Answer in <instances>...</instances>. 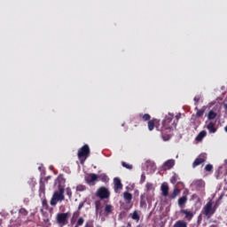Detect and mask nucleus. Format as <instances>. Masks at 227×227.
I'll use <instances>...</instances> for the list:
<instances>
[{
  "instance_id": "1",
  "label": "nucleus",
  "mask_w": 227,
  "mask_h": 227,
  "mask_svg": "<svg viewBox=\"0 0 227 227\" xmlns=\"http://www.w3.org/2000/svg\"><path fill=\"white\" fill-rule=\"evenodd\" d=\"M175 114H168L165 116L162 121V128L160 129V136L163 137L164 141H168L169 139V135L167 136V138L164 137V130H173V129H176V121H175Z\"/></svg>"
},
{
  "instance_id": "2",
  "label": "nucleus",
  "mask_w": 227,
  "mask_h": 227,
  "mask_svg": "<svg viewBox=\"0 0 227 227\" xmlns=\"http://www.w3.org/2000/svg\"><path fill=\"white\" fill-rule=\"evenodd\" d=\"M63 200H65V190L63 188H59L58 192L53 193L50 205H51V207H56L58 205V201Z\"/></svg>"
},
{
  "instance_id": "3",
  "label": "nucleus",
  "mask_w": 227,
  "mask_h": 227,
  "mask_svg": "<svg viewBox=\"0 0 227 227\" xmlns=\"http://www.w3.org/2000/svg\"><path fill=\"white\" fill-rule=\"evenodd\" d=\"M88 157H90V146L88 145H84L78 150V159L80 160L81 164H84Z\"/></svg>"
},
{
  "instance_id": "4",
  "label": "nucleus",
  "mask_w": 227,
  "mask_h": 227,
  "mask_svg": "<svg viewBox=\"0 0 227 227\" xmlns=\"http://www.w3.org/2000/svg\"><path fill=\"white\" fill-rule=\"evenodd\" d=\"M96 196L99 198V200H109L111 197V192L105 186H101L98 189L96 192Z\"/></svg>"
},
{
  "instance_id": "5",
  "label": "nucleus",
  "mask_w": 227,
  "mask_h": 227,
  "mask_svg": "<svg viewBox=\"0 0 227 227\" xmlns=\"http://www.w3.org/2000/svg\"><path fill=\"white\" fill-rule=\"evenodd\" d=\"M217 210V203L213 207L212 200H209L203 207L204 215H214Z\"/></svg>"
},
{
  "instance_id": "6",
  "label": "nucleus",
  "mask_w": 227,
  "mask_h": 227,
  "mask_svg": "<svg viewBox=\"0 0 227 227\" xmlns=\"http://www.w3.org/2000/svg\"><path fill=\"white\" fill-rule=\"evenodd\" d=\"M68 215H70L69 213L57 214L56 219H57L58 224H59V226L61 227L67 226V224H68Z\"/></svg>"
},
{
  "instance_id": "7",
  "label": "nucleus",
  "mask_w": 227,
  "mask_h": 227,
  "mask_svg": "<svg viewBox=\"0 0 227 227\" xmlns=\"http://www.w3.org/2000/svg\"><path fill=\"white\" fill-rule=\"evenodd\" d=\"M98 180V175L90 173L85 176V182L88 185H95V182Z\"/></svg>"
},
{
  "instance_id": "8",
  "label": "nucleus",
  "mask_w": 227,
  "mask_h": 227,
  "mask_svg": "<svg viewBox=\"0 0 227 227\" xmlns=\"http://www.w3.org/2000/svg\"><path fill=\"white\" fill-rule=\"evenodd\" d=\"M160 121L157 120V119H153L148 121L147 122V126H148V130H150L152 132V130H153V129L156 128L157 130L159 129V123Z\"/></svg>"
},
{
  "instance_id": "9",
  "label": "nucleus",
  "mask_w": 227,
  "mask_h": 227,
  "mask_svg": "<svg viewBox=\"0 0 227 227\" xmlns=\"http://www.w3.org/2000/svg\"><path fill=\"white\" fill-rule=\"evenodd\" d=\"M215 123H216L215 121H206L207 129L209 134H215L217 132V129L215 128Z\"/></svg>"
},
{
  "instance_id": "10",
  "label": "nucleus",
  "mask_w": 227,
  "mask_h": 227,
  "mask_svg": "<svg viewBox=\"0 0 227 227\" xmlns=\"http://www.w3.org/2000/svg\"><path fill=\"white\" fill-rule=\"evenodd\" d=\"M207 160V156L205 154H200L198 158L195 159V160L192 163V168H198V166H200V164H203Z\"/></svg>"
},
{
  "instance_id": "11",
  "label": "nucleus",
  "mask_w": 227,
  "mask_h": 227,
  "mask_svg": "<svg viewBox=\"0 0 227 227\" xmlns=\"http://www.w3.org/2000/svg\"><path fill=\"white\" fill-rule=\"evenodd\" d=\"M160 191L164 198H168L169 196V185H168V183H163L161 184Z\"/></svg>"
},
{
  "instance_id": "12",
  "label": "nucleus",
  "mask_w": 227,
  "mask_h": 227,
  "mask_svg": "<svg viewBox=\"0 0 227 227\" xmlns=\"http://www.w3.org/2000/svg\"><path fill=\"white\" fill-rule=\"evenodd\" d=\"M114 189L115 192L123 189V184H121V180L118 177L114 178Z\"/></svg>"
},
{
  "instance_id": "13",
  "label": "nucleus",
  "mask_w": 227,
  "mask_h": 227,
  "mask_svg": "<svg viewBox=\"0 0 227 227\" xmlns=\"http://www.w3.org/2000/svg\"><path fill=\"white\" fill-rule=\"evenodd\" d=\"M181 214H184L185 219H187V221H192V217H194V213L187 209H182Z\"/></svg>"
},
{
  "instance_id": "14",
  "label": "nucleus",
  "mask_w": 227,
  "mask_h": 227,
  "mask_svg": "<svg viewBox=\"0 0 227 227\" xmlns=\"http://www.w3.org/2000/svg\"><path fill=\"white\" fill-rule=\"evenodd\" d=\"M123 198H124V201L127 203V205H130V203H132V193H130L129 192H124Z\"/></svg>"
},
{
  "instance_id": "15",
  "label": "nucleus",
  "mask_w": 227,
  "mask_h": 227,
  "mask_svg": "<svg viewBox=\"0 0 227 227\" xmlns=\"http://www.w3.org/2000/svg\"><path fill=\"white\" fill-rule=\"evenodd\" d=\"M175 166V160H168L164 162L163 169H171Z\"/></svg>"
},
{
  "instance_id": "16",
  "label": "nucleus",
  "mask_w": 227,
  "mask_h": 227,
  "mask_svg": "<svg viewBox=\"0 0 227 227\" xmlns=\"http://www.w3.org/2000/svg\"><path fill=\"white\" fill-rule=\"evenodd\" d=\"M178 203V207H180V208H184L185 207V203H187V196H182L178 199L177 200Z\"/></svg>"
},
{
  "instance_id": "17",
  "label": "nucleus",
  "mask_w": 227,
  "mask_h": 227,
  "mask_svg": "<svg viewBox=\"0 0 227 227\" xmlns=\"http://www.w3.org/2000/svg\"><path fill=\"white\" fill-rule=\"evenodd\" d=\"M180 194V189L178 188H175L172 194H170L168 196L169 200H175V198H176V196H178Z\"/></svg>"
},
{
  "instance_id": "18",
  "label": "nucleus",
  "mask_w": 227,
  "mask_h": 227,
  "mask_svg": "<svg viewBox=\"0 0 227 227\" xmlns=\"http://www.w3.org/2000/svg\"><path fill=\"white\" fill-rule=\"evenodd\" d=\"M99 178V180L101 182H104L105 184H107L109 182V176H107L106 174H100L99 176H98V179Z\"/></svg>"
},
{
  "instance_id": "19",
  "label": "nucleus",
  "mask_w": 227,
  "mask_h": 227,
  "mask_svg": "<svg viewBox=\"0 0 227 227\" xmlns=\"http://www.w3.org/2000/svg\"><path fill=\"white\" fill-rule=\"evenodd\" d=\"M203 137H207V132L205 130L200 131L195 139L196 141H203Z\"/></svg>"
},
{
  "instance_id": "20",
  "label": "nucleus",
  "mask_w": 227,
  "mask_h": 227,
  "mask_svg": "<svg viewBox=\"0 0 227 227\" xmlns=\"http://www.w3.org/2000/svg\"><path fill=\"white\" fill-rule=\"evenodd\" d=\"M39 196L43 198H45V184H41L39 186Z\"/></svg>"
},
{
  "instance_id": "21",
  "label": "nucleus",
  "mask_w": 227,
  "mask_h": 227,
  "mask_svg": "<svg viewBox=\"0 0 227 227\" xmlns=\"http://www.w3.org/2000/svg\"><path fill=\"white\" fill-rule=\"evenodd\" d=\"M174 227H187V222L184 220L176 221L174 224Z\"/></svg>"
},
{
  "instance_id": "22",
  "label": "nucleus",
  "mask_w": 227,
  "mask_h": 227,
  "mask_svg": "<svg viewBox=\"0 0 227 227\" xmlns=\"http://www.w3.org/2000/svg\"><path fill=\"white\" fill-rule=\"evenodd\" d=\"M140 207L146 208V196L145 194L140 196Z\"/></svg>"
},
{
  "instance_id": "23",
  "label": "nucleus",
  "mask_w": 227,
  "mask_h": 227,
  "mask_svg": "<svg viewBox=\"0 0 227 227\" xmlns=\"http://www.w3.org/2000/svg\"><path fill=\"white\" fill-rule=\"evenodd\" d=\"M217 118V113L210 110L207 114V120H215Z\"/></svg>"
},
{
  "instance_id": "24",
  "label": "nucleus",
  "mask_w": 227,
  "mask_h": 227,
  "mask_svg": "<svg viewBox=\"0 0 227 227\" xmlns=\"http://www.w3.org/2000/svg\"><path fill=\"white\" fill-rule=\"evenodd\" d=\"M139 118H141L143 121H150L152 116L149 114H140Z\"/></svg>"
},
{
  "instance_id": "25",
  "label": "nucleus",
  "mask_w": 227,
  "mask_h": 227,
  "mask_svg": "<svg viewBox=\"0 0 227 227\" xmlns=\"http://www.w3.org/2000/svg\"><path fill=\"white\" fill-rule=\"evenodd\" d=\"M178 180H180V177L178 176V175H176V173H175L170 178V182L173 184V185L178 184Z\"/></svg>"
},
{
  "instance_id": "26",
  "label": "nucleus",
  "mask_w": 227,
  "mask_h": 227,
  "mask_svg": "<svg viewBox=\"0 0 227 227\" xmlns=\"http://www.w3.org/2000/svg\"><path fill=\"white\" fill-rule=\"evenodd\" d=\"M195 109H197V113H196V117L197 118H201V116H203V114H205V111H206L205 107H203L200 110H198V107H196Z\"/></svg>"
},
{
  "instance_id": "27",
  "label": "nucleus",
  "mask_w": 227,
  "mask_h": 227,
  "mask_svg": "<svg viewBox=\"0 0 227 227\" xmlns=\"http://www.w3.org/2000/svg\"><path fill=\"white\" fill-rule=\"evenodd\" d=\"M86 189H87V187L84 184H78L76 186V192H84V191H86Z\"/></svg>"
},
{
  "instance_id": "28",
  "label": "nucleus",
  "mask_w": 227,
  "mask_h": 227,
  "mask_svg": "<svg viewBox=\"0 0 227 227\" xmlns=\"http://www.w3.org/2000/svg\"><path fill=\"white\" fill-rule=\"evenodd\" d=\"M105 212H106V214H112L113 213V205L106 204L105 206Z\"/></svg>"
},
{
  "instance_id": "29",
  "label": "nucleus",
  "mask_w": 227,
  "mask_h": 227,
  "mask_svg": "<svg viewBox=\"0 0 227 227\" xmlns=\"http://www.w3.org/2000/svg\"><path fill=\"white\" fill-rule=\"evenodd\" d=\"M82 224H84V218L83 217H79L74 227H79V226H82Z\"/></svg>"
},
{
  "instance_id": "30",
  "label": "nucleus",
  "mask_w": 227,
  "mask_h": 227,
  "mask_svg": "<svg viewBox=\"0 0 227 227\" xmlns=\"http://www.w3.org/2000/svg\"><path fill=\"white\" fill-rule=\"evenodd\" d=\"M139 214L137 213V211H134L132 215H131V219H133V221H139Z\"/></svg>"
},
{
  "instance_id": "31",
  "label": "nucleus",
  "mask_w": 227,
  "mask_h": 227,
  "mask_svg": "<svg viewBox=\"0 0 227 227\" xmlns=\"http://www.w3.org/2000/svg\"><path fill=\"white\" fill-rule=\"evenodd\" d=\"M121 166H122V168H126V169H132V168H133L132 165H130V164H129V163H127L125 161L121 162Z\"/></svg>"
},
{
  "instance_id": "32",
  "label": "nucleus",
  "mask_w": 227,
  "mask_h": 227,
  "mask_svg": "<svg viewBox=\"0 0 227 227\" xmlns=\"http://www.w3.org/2000/svg\"><path fill=\"white\" fill-rule=\"evenodd\" d=\"M212 169H214V166L212 164L206 165L205 171L210 172Z\"/></svg>"
},
{
  "instance_id": "33",
  "label": "nucleus",
  "mask_w": 227,
  "mask_h": 227,
  "mask_svg": "<svg viewBox=\"0 0 227 227\" xmlns=\"http://www.w3.org/2000/svg\"><path fill=\"white\" fill-rule=\"evenodd\" d=\"M20 214H21V215H27V214H29V212H27V210L24 207H21L20 209Z\"/></svg>"
},
{
  "instance_id": "34",
  "label": "nucleus",
  "mask_w": 227,
  "mask_h": 227,
  "mask_svg": "<svg viewBox=\"0 0 227 227\" xmlns=\"http://www.w3.org/2000/svg\"><path fill=\"white\" fill-rule=\"evenodd\" d=\"M66 194L68 196V198H72V189H70V187L66 189Z\"/></svg>"
},
{
  "instance_id": "35",
  "label": "nucleus",
  "mask_w": 227,
  "mask_h": 227,
  "mask_svg": "<svg viewBox=\"0 0 227 227\" xmlns=\"http://www.w3.org/2000/svg\"><path fill=\"white\" fill-rule=\"evenodd\" d=\"M42 205L43 208H49V204L47 203V199L42 200Z\"/></svg>"
},
{
  "instance_id": "36",
  "label": "nucleus",
  "mask_w": 227,
  "mask_h": 227,
  "mask_svg": "<svg viewBox=\"0 0 227 227\" xmlns=\"http://www.w3.org/2000/svg\"><path fill=\"white\" fill-rule=\"evenodd\" d=\"M79 215H81V212L80 211H75L73 213V219H79Z\"/></svg>"
},
{
  "instance_id": "37",
  "label": "nucleus",
  "mask_w": 227,
  "mask_h": 227,
  "mask_svg": "<svg viewBox=\"0 0 227 227\" xmlns=\"http://www.w3.org/2000/svg\"><path fill=\"white\" fill-rule=\"evenodd\" d=\"M182 118V114H178L175 116L174 121L176 122V125H178V120Z\"/></svg>"
},
{
  "instance_id": "38",
  "label": "nucleus",
  "mask_w": 227,
  "mask_h": 227,
  "mask_svg": "<svg viewBox=\"0 0 227 227\" xmlns=\"http://www.w3.org/2000/svg\"><path fill=\"white\" fill-rule=\"evenodd\" d=\"M145 187H146V191H152V189H153V184L151 183H147L145 184Z\"/></svg>"
},
{
  "instance_id": "39",
  "label": "nucleus",
  "mask_w": 227,
  "mask_h": 227,
  "mask_svg": "<svg viewBox=\"0 0 227 227\" xmlns=\"http://www.w3.org/2000/svg\"><path fill=\"white\" fill-rule=\"evenodd\" d=\"M194 185H196L197 187H201L203 185V181L198 180L194 183Z\"/></svg>"
},
{
  "instance_id": "40",
  "label": "nucleus",
  "mask_w": 227,
  "mask_h": 227,
  "mask_svg": "<svg viewBox=\"0 0 227 227\" xmlns=\"http://www.w3.org/2000/svg\"><path fill=\"white\" fill-rule=\"evenodd\" d=\"M84 227H94L93 226V222H87L86 223H85V226Z\"/></svg>"
},
{
  "instance_id": "41",
  "label": "nucleus",
  "mask_w": 227,
  "mask_h": 227,
  "mask_svg": "<svg viewBox=\"0 0 227 227\" xmlns=\"http://www.w3.org/2000/svg\"><path fill=\"white\" fill-rule=\"evenodd\" d=\"M76 221H77V219L72 217L70 220L71 225L74 226V224H75Z\"/></svg>"
},
{
  "instance_id": "42",
  "label": "nucleus",
  "mask_w": 227,
  "mask_h": 227,
  "mask_svg": "<svg viewBox=\"0 0 227 227\" xmlns=\"http://www.w3.org/2000/svg\"><path fill=\"white\" fill-rule=\"evenodd\" d=\"M82 207H84V202H80L79 206H78V210H81V208H82Z\"/></svg>"
},
{
  "instance_id": "43",
  "label": "nucleus",
  "mask_w": 227,
  "mask_h": 227,
  "mask_svg": "<svg viewBox=\"0 0 227 227\" xmlns=\"http://www.w3.org/2000/svg\"><path fill=\"white\" fill-rule=\"evenodd\" d=\"M146 180V176L145 175H142L141 176V182H145Z\"/></svg>"
},
{
  "instance_id": "44",
  "label": "nucleus",
  "mask_w": 227,
  "mask_h": 227,
  "mask_svg": "<svg viewBox=\"0 0 227 227\" xmlns=\"http://www.w3.org/2000/svg\"><path fill=\"white\" fill-rule=\"evenodd\" d=\"M194 102H195V104H198V102H200V98L195 97L194 98Z\"/></svg>"
},
{
  "instance_id": "45",
  "label": "nucleus",
  "mask_w": 227,
  "mask_h": 227,
  "mask_svg": "<svg viewBox=\"0 0 227 227\" xmlns=\"http://www.w3.org/2000/svg\"><path fill=\"white\" fill-rule=\"evenodd\" d=\"M131 208H132V205H131L129 207H124V210H130Z\"/></svg>"
},
{
  "instance_id": "46",
  "label": "nucleus",
  "mask_w": 227,
  "mask_h": 227,
  "mask_svg": "<svg viewBox=\"0 0 227 227\" xmlns=\"http://www.w3.org/2000/svg\"><path fill=\"white\" fill-rule=\"evenodd\" d=\"M152 168H153V171H155L156 167H155V165H154V164H153V165H152Z\"/></svg>"
},
{
  "instance_id": "47",
  "label": "nucleus",
  "mask_w": 227,
  "mask_h": 227,
  "mask_svg": "<svg viewBox=\"0 0 227 227\" xmlns=\"http://www.w3.org/2000/svg\"><path fill=\"white\" fill-rule=\"evenodd\" d=\"M224 109L227 111V104L223 105Z\"/></svg>"
},
{
  "instance_id": "48",
  "label": "nucleus",
  "mask_w": 227,
  "mask_h": 227,
  "mask_svg": "<svg viewBox=\"0 0 227 227\" xmlns=\"http://www.w3.org/2000/svg\"><path fill=\"white\" fill-rule=\"evenodd\" d=\"M192 198H198V195L193 194V195L192 196Z\"/></svg>"
},
{
  "instance_id": "49",
  "label": "nucleus",
  "mask_w": 227,
  "mask_h": 227,
  "mask_svg": "<svg viewBox=\"0 0 227 227\" xmlns=\"http://www.w3.org/2000/svg\"><path fill=\"white\" fill-rule=\"evenodd\" d=\"M210 227H215V225H211Z\"/></svg>"
}]
</instances>
